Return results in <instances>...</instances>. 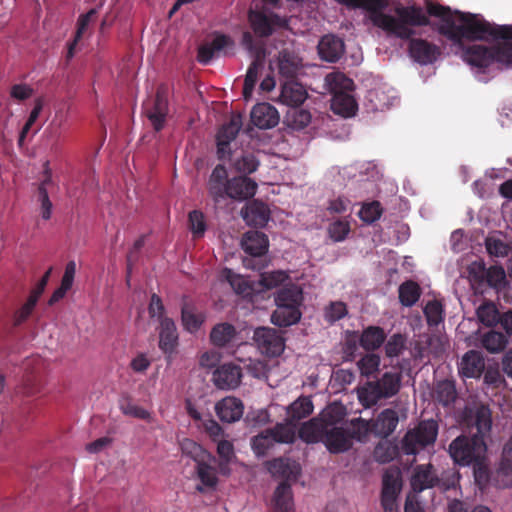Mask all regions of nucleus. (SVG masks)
Here are the masks:
<instances>
[{
    "mask_svg": "<svg viewBox=\"0 0 512 512\" xmlns=\"http://www.w3.org/2000/svg\"><path fill=\"white\" fill-rule=\"evenodd\" d=\"M424 8L431 17L439 18L437 32L453 43L463 40H494L512 37L510 25H496L486 21L481 15L452 10L433 0H425Z\"/></svg>",
    "mask_w": 512,
    "mask_h": 512,
    "instance_id": "nucleus-1",
    "label": "nucleus"
},
{
    "mask_svg": "<svg viewBox=\"0 0 512 512\" xmlns=\"http://www.w3.org/2000/svg\"><path fill=\"white\" fill-rule=\"evenodd\" d=\"M345 410L337 404L329 405L320 418L303 424L300 437L308 443L323 442L332 453L345 452L352 446L350 427H344Z\"/></svg>",
    "mask_w": 512,
    "mask_h": 512,
    "instance_id": "nucleus-2",
    "label": "nucleus"
},
{
    "mask_svg": "<svg viewBox=\"0 0 512 512\" xmlns=\"http://www.w3.org/2000/svg\"><path fill=\"white\" fill-rule=\"evenodd\" d=\"M401 387V375L396 372H385L380 378L366 381L357 388L360 403L365 408L377 405L381 400L395 396Z\"/></svg>",
    "mask_w": 512,
    "mask_h": 512,
    "instance_id": "nucleus-3",
    "label": "nucleus"
},
{
    "mask_svg": "<svg viewBox=\"0 0 512 512\" xmlns=\"http://www.w3.org/2000/svg\"><path fill=\"white\" fill-rule=\"evenodd\" d=\"M408 7H413V8L419 9L421 14H422V16H424V18H425V20H424L425 23H422V24H410V23H407V24H405L406 28L411 33L406 38L399 37V36L395 35L394 33H391V32H388V31H385V32L388 35L394 36V37L399 38L401 40H408L409 41L408 53H409V56L411 57V59H413V61L419 63L420 65L433 64L438 59V57L441 54L440 48L436 44H434L432 42H429L426 39L413 38V36L416 33L415 30H414V27H423V26L431 25V21L429 19L430 15H428L427 12L425 13L424 9L421 6H417V5L413 4V5H409Z\"/></svg>",
    "mask_w": 512,
    "mask_h": 512,
    "instance_id": "nucleus-4",
    "label": "nucleus"
},
{
    "mask_svg": "<svg viewBox=\"0 0 512 512\" xmlns=\"http://www.w3.org/2000/svg\"><path fill=\"white\" fill-rule=\"evenodd\" d=\"M458 479L459 474L455 470L443 472L439 476L432 464H425L415 466L410 484L412 490L417 493L434 487L449 490L456 486Z\"/></svg>",
    "mask_w": 512,
    "mask_h": 512,
    "instance_id": "nucleus-5",
    "label": "nucleus"
},
{
    "mask_svg": "<svg viewBox=\"0 0 512 512\" xmlns=\"http://www.w3.org/2000/svg\"><path fill=\"white\" fill-rule=\"evenodd\" d=\"M468 278L476 293H483L486 288L497 291L507 285L506 273L502 266H490L486 268L482 261L472 262L468 268Z\"/></svg>",
    "mask_w": 512,
    "mask_h": 512,
    "instance_id": "nucleus-6",
    "label": "nucleus"
},
{
    "mask_svg": "<svg viewBox=\"0 0 512 512\" xmlns=\"http://www.w3.org/2000/svg\"><path fill=\"white\" fill-rule=\"evenodd\" d=\"M486 451V441L481 439V436L474 437V435H460L450 443L448 448L453 461L462 466H469L483 459Z\"/></svg>",
    "mask_w": 512,
    "mask_h": 512,
    "instance_id": "nucleus-7",
    "label": "nucleus"
},
{
    "mask_svg": "<svg viewBox=\"0 0 512 512\" xmlns=\"http://www.w3.org/2000/svg\"><path fill=\"white\" fill-rule=\"evenodd\" d=\"M277 310L270 320H301L300 306L303 302L302 288L296 284H289L280 289L276 295Z\"/></svg>",
    "mask_w": 512,
    "mask_h": 512,
    "instance_id": "nucleus-8",
    "label": "nucleus"
},
{
    "mask_svg": "<svg viewBox=\"0 0 512 512\" xmlns=\"http://www.w3.org/2000/svg\"><path fill=\"white\" fill-rule=\"evenodd\" d=\"M438 435V424L434 420L421 421L414 429L407 431L401 441L406 455H416L427 446L433 445Z\"/></svg>",
    "mask_w": 512,
    "mask_h": 512,
    "instance_id": "nucleus-9",
    "label": "nucleus"
},
{
    "mask_svg": "<svg viewBox=\"0 0 512 512\" xmlns=\"http://www.w3.org/2000/svg\"><path fill=\"white\" fill-rule=\"evenodd\" d=\"M438 435V424L434 420L421 421L414 429L407 431L401 441L406 455H416L427 446L433 445Z\"/></svg>",
    "mask_w": 512,
    "mask_h": 512,
    "instance_id": "nucleus-10",
    "label": "nucleus"
},
{
    "mask_svg": "<svg viewBox=\"0 0 512 512\" xmlns=\"http://www.w3.org/2000/svg\"><path fill=\"white\" fill-rule=\"evenodd\" d=\"M295 430L288 424H277L274 428L266 429L251 440L252 448L258 456H264L276 443H291Z\"/></svg>",
    "mask_w": 512,
    "mask_h": 512,
    "instance_id": "nucleus-11",
    "label": "nucleus"
},
{
    "mask_svg": "<svg viewBox=\"0 0 512 512\" xmlns=\"http://www.w3.org/2000/svg\"><path fill=\"white\" fill-rule=\"evenodd\" d=\"M168 87L164 84L157 88L151 107H145V115L155 131L163 129L169 112Z\"/></svg>",
    "mask_w": 512,
    "mask_h": 512,
    "instance_id": "nucleus-12",
    "label": "nucleus"
},
{
    "mask_svg": "<svg viewBox=\"0 0 512 512\" xmlns=\"http://www.w3.org/2000/svg\"><path fill=\"white\" fill-rule=\"evenodd\" d=\"M253 338L261 353L268 357L279 356L284 351V339L276 329L259 327Z\"/></svg>",
    "mask_w": 512,
    "mask_h": 512,
    "instance_id": "nucleus-13",
    "label": "nucleus"
},
{
    "mask_svg": "<svg viewBox=\"0 0 512 512\" xmlns=\"http://www.w3.org/2000/svg\"><path fill=\"white\" fill-rule=\"evenodd\" d=\"M242 127L240 115H233L231 119L223 124L216 135L217 156L219 159H227L231 156L230 143L237 137Z\"/></svg>",
    "mask_w": 512,
    "mask_h": 512,
    "instance_id": "nucleus-14",
    "label": "nucleus"
},
{
    "mask_svg": "<svg viewBox=\"0 0 512 512\" xmlns=\"http://www.w3.org/2000/svg\"><path fill=\"white\" fill-rule=\"evenodd\" d=\"M277 60L279 74L286 80H294L303 70L302 58L294 50L282 49Z\"/></svg>",
    "mask_w": 512,
    "mask_h": 512,
    "instance_id": "nucleus-15",
    "label": "nucleus"
},
{
    "mask_svg": "<svg viewBox=\"0 0 512 512\" xmlns=\"http://www.w3.org/2000/svg\"><path fill=\"white\" fill-rule=\"evenodd\" d=\"M229 181L227 169L224 165L218 164L207 182L208 193L215 203L227 198Z\"/></svg>",
    "mask_w": 512,
    "mask_h": 512,
    "instance_id": "nucleus-16",
    "label": "nucleus"
},
{
    "mask_svg": "<svg viewBox=\"0 0 512 512\" xmlns=\"http://www.w3.org/2000/svg\"><path fill=\"white\" fill-rule=\"evenodd\" d=\"M241 378V368L231 363L221 365L213 373V382L221 390L237 388L241 383Z\"/></svg>",
    "mask_w": 512,
    "mask_h": 512,
    "instance_id": "nucleus-17",
    "label": "nucleus"
},
{
    "mask_svg": "<svg viewBox=\"0 0 512 512\" xmlns=\"http://www.w3.org/2000/svg\"><path fill=\"white\" fill-rule=\"evenodd\" d=\"M279 113L270 103H258L251 111V122L259 129H270L278 125Z\"/></svg>",
    "mask_w": 512,
    "mask_h": 512,
    "instance_id": "nucleus-18",
    "label": "nucleus"
},
{
    "mask_svg": "<svg viewBox=\"0 0 512 512\" xmlns=\"http://www.w3.org/2000/svg\"><path fill=\"white\" fill-rule=\"evenodd\" d=\"M249 22L258 37H269L273 34L274 25H283V20L277 14L267 16L263 12L253 10L249 12Z\"/></svg>",
    "mask_w": 512,
    "mask_h": 512,
    "instance_id": "nucleus-19",
    "label": "nucleus"
},
{
    "mask_svg": "<svg viewBox=\"0 0 512 512\" xmlns=\"http://www.w3.org/2000/svg\"><path fill=\"white\" fill-rule=\"evenodd\" d=\"M496 324L498 322H495ZM505 333L491 329L481 337L482 346L490 353H499L503 351L507 344V335H512V322H500Z\"/></svg>",
    "mask_w": 512,
    "mask_h": 512,
    "instance_id": "nucleus-20",
    "label": "nucleus"
},
{
    "mask_svg": "<svg viewBox=\"0 0 512 512\" xmlns=\"http://www.w3.org/2000/svg\"><path fill=\"white\" fill-rule=\"evenodd\" d=\"M257 183L246 176H236L230 179L227 198L244 201L252 198L257 190Z\"/></svg>",
    "mask_w": 512,
    "mask_h": 512,
    "instance_id": "nucleus-21",
    "label": "nucleus"
},
{
    "mask_svg": "<svg viewBox=\"0 0 512 512\" xmlns=\"http://www.w3.org/2000/svg\"><path fill=\"white\" fill-rule=\"evenodd\" d=\"M241 214L243 219L249 226L264 227L270 218V210L268 206L259 201L253 200L242 208Z\"/></svg>",
    "mask_w": 512,
    "mask_h": 512,
    "instance_id": "nucleus-22",
    "label": "nucleus"
},
{
    "mask_svg": "<svg viewBox=\"0 0 512 512\" xmlns=\"http://www.w3.org/2000/svg\"><path fill=\"white\" fill-rule=\"evenodd\" d=\"M399 422L398 413L391 409H384L378 416L371 420L372 434L376 437L387 438L396 429Z\"/></svg>",
    "mask_w": 512,
    "mask_h": 512,
    "instance_id": "nucleus-23",
    "label": "nucleus"
},
{
    "mask_svg": "<svg viewBox=\"0 0 512 512\" xmlns=\"http://www.w3.org/2000/svg\"><path fill=\"white\" fill-rule=\"evenodd\" d=\"M244 411L243 403L235 397H225L215 405V412L222 422L233 423L238 421Z\"/></svg>",
    "mask_w": 512,
    "mask_h": 512,
    "instance_id": "nucleus-24",
    "label": "nucleus"
},
{
    "mask_svg": "<svg viewBox=\"0 0 512 512\" xmlns=\"http://www.w3.org/2000/svg\"><path fill=\"white\" fill-rule=\"evenodd\" d=\"M485 370V360L479 351L466 352L459 363V373L467 378H479Z\"/></svg>",
    "mask_w": 512,
    "mask_h": 512,
    "instance_id": "nucleus-25",
    "label": "nucleus"
},
{
    "mask_svg": "<svg viewBox=\"0 0 512 512\" xmlns=\"http://www.w3.org/2000/svg\"><path fill=\"white\" fill-rule=\"evenodd\" d=\"M344 53V42L335 35H325L318 44L320 58L327 62H337Z\"/></svg>",
    "mask_w": 512,
    "mask_h": 512,
    "instance_id": "nucleus-26",
    "label": "nucleus"
},
{
    "mask_svg": "<svg viewBox=\"0 0 512 512\" xmlns=\"http://www.w3.org/2000/svg\"><path fill=\"white\" fill-rule=\"evenodd\" d=\"M241 244L245 253L252 257H260L267 252L269 241L265 233L251 230L243 235Z\"/></svg>",
    "mask_w": 512,
    "mask_h": 512,
    "instance_id": "nucleus-27",
    "label": "nucleus"
},
{
    "mask_svg": "<svg viewBox=\"0 0 512 512\" xmlns=\"http://www.w3.org/2000/svg\"><path fill=\"white\" fill-rule=\"evenodd\" d=\"M464 60L475 67L486 68L494 60L493 47L474 44L464 50Z\"/></svg>",
    "mask_w": 512,
    "mask_h": 512,
    "instance_id": "nucleus-28",
    "label": "nucleus"
},
{
    "mask_svg": "<svg viewBox=\"0 0 512 512\" xmlns=\"http://www.w3.org/2000/svg\"><path fill=\"white\" fill-rule=\"evenodd\" d=\"M471 427L476 428V432L472 433L474 437L481 436L486 441L492 427L491 410L486 405H478L471 414Z\"/></svg>",
    "mask_w": 512,
    "mask_h": 512,
    "instance_id": "nucleus-29",
    "label": "nucleus"
},
{
    "mask_svg": "<svg viewBox=\"0 0 512 512\" xmlns=\"http://www.w3.org/2000/svg\"><path fill=\"white\" fill-rule=\"evenodd\" d=\"M307 96L304 86L294 80H287L282 85L280 100L287 106L297 108L304 103Z\"/></svg>",
    "mask_w": 512,
    "mask_h": 512,
    "instance_id": "nucleus-30",
    "label": "nucleus"
},
{
    "mask_svg": "<svg viewBox=\"0 0 512 512\" xmlns=\"http://www.w3.org/2000/svg\"><path fill=\"white\" fill-rule=\"evenodd\" d=\"M270 473L275 477H280L288 480H296L300 473V466L290 458H276L268 463Z\"/></svg>",
    "mask_w": 512,
    "mask_h": 512,
    "instance_id": "nucleus-31",
    "label": "nucleus"
},
{
    "mask_svg": "<svg viewBox=\"0 0 512 512\" xmlns=\"http://www.w3.org/2000/svg\"><path fill=\"white\" fill-rule=\"evenodd\" d=\"M357 109L358 104L350 92L337 93L336 95L332 96L331 110L335 114L344 118H348L354 116Z\"/></svg>",
    "mask_w": 512,
    "mask_h": 512,
    "instance_id": "nucleus-32",
    "label": "nucleus"
},
{
    "mask_svg": "<svg viewBox=\"0 0 512 512\" xmlns=\"http://www.w3.org/2000/svg\"><path fill=\"white\" fill-rule=\"evenodd\" d=\"M265 63V53H260L258 56L253 57V61L248 67L243 87V96L248 99L254 90L258 80L259 72L263 69Z\"/></svg>",
    "mask_w": 512,
    "mask_h": 512,
    "instance_id": "nucleus-33",
    "label": "nucleus"
},
{
    "mask_svg": "<svg viewBox=\"0 0 512 512\" xmlns=\"http://www.w3.org/2000/svg\"><path fill=\"white\" fill-rule=\"evenodd\" d=\"M325 86L332 96H334L337 93L351 92L354 87V82L344 73L336 71L326 75Z\"/></svg>",
    "mask_w": 512,
    "mask_h": 512,
    "instance_id": "nucleus-34",
    "label": "nucleus"
},
{
    "mask_svg": "<svg viewBox=\"0 0 512 512\" xmlns=\"http://www.w3.org/2000/svg\"><path fill=\"white\" fill-rule=\"evenodd\" d=\"M313 411L312 401L307 397H300L294 401L288 408L289 424L293 429L296 422L308 417Z\"/></svg>",
    "mask_w": 512,
    "mask_h": 512,
    "instance_id": "nucleus-35",
    "label": "nucleus"
},
{
    "mask_svg": "<svg viewBox=\"0 0 512 512\" xmlns=\"http://www.w3.org/2000/svg\"><path fill=\"white\" fill-rule=\"evenodd\" d=\"M274 512H294L290 485L283 481L274 493Z\"/></svg>",
    "mask_w": 512,
    "mask_h": 512,
    "instance_id": "nucleus-36",
    "label": "nucleus"
},
{
    "mask_svg": "<svg viewBox=\"0 0 512 512\" xmlns=\"http://www.w3.org/2000/svg\"><path fill=\"white\" fill-rule=\"evenodd\" d=\"M477 320H512V311L501 313L495 302L485 299L476 309Z\"/></svg>",
    "mask_w": 512,
    "mask_h": 512,
    "instance_id": "nucleus-37",
    "label": "nucleus"
},
{
    "mask_svg": "<svg viewBox=\"0 0 512 512\" xmlns=\"http://www.w3.org/2000/svg\"><path fill=\"white\" fill-rule=\"evenodd\" d=\"M398 293L400 303L403 306L411 307L419 300L422 290L417 282L407 280L399 286Z\"/></svg>",
    "mask_w": 512,
    "mask_h": 512,
    "instance_id": "nucleus-38",
    "label": "nucleus"
},
{
    "mask_svg": "<svg viewBox=\"0 0 512 512\" xmlns=\"http://www.w3.org/2000/svg\"><path fill=\"white\" fill-rule=\"evenodd\" d=\"M178 342V333L174 322H161L159 347L165 352H172Z\"/></svg>",
    "mask_w": 512,
    "mask_h": 512,
    "instance_id": "nucleus-39",
    "label": "nucleus"
},
{
    "mask_svg": "<svg viewBox=\"0 0 512 512\" xmlns=\"http://www.w3.org/2000/svg\"><path fill=\"white\" fill-rule=\"evenodd\" d=\"M401 490L400 472L398 469H387L382 477L381 496H398Z\"/></svg>",
    "mask_w": 512,
    "mask_h": 512,
    "instance_id": "nucleus-40",
    "label": "nucleus"
},
{
    "mask_svg": "<svg viewBox=\"0 0 512 512\" xmlns=\"http://www.w3.org/2000/svg\"><path fill=\"white\" fill-rule=\"evenodd\" d=\"M236 335V330L229 322H221L215 325L210 333L214 345L222 347L229 343Z\"/></svg>",
    "mask_w": 512,
    "mask_h": 512,
    "instance_id": "nucleus-41",
    "label": "nucleus"
},
{
    "mask_svg": "<svg viewBox=\"0 0 512 512\" xmlns=\"http://www.w3.org/2000/svg\"><path fill=\"white\" fill-rule=\"evenodd\" d=\"M222 277L231 285L237 294L248 296L255 290L248 280L234 273L229 268L223 269Z\"/></svg>",
    "mask_w": 512,
    "mask_h": 512,
    "instance_id": "nucleus-42",
    "label": "nucleus"
},
{
    "mask_svg": "<svg viewBox=\"0 0 512 512\" xmlns=\"http://www.w3.org/2000/svg\"><path fill=\"white\" fill-rule=\"evenodd\" d=\"M384 331L375 326H370L363 331L360 337V345L367 351H372L381 346L384 342Z\"/></svg>",
    "mask_w": 512,
    "mask_h": 512,
    "instance_id": "nucleus-43",
    "label": "nucleus"
},
{
    "mask_svg": "<svg viewBox=\"0 0 512 512\" xmlns=\"http://www.w3.org/2000/svg\"><path fill=\"white\" fill-rule=\"evenodd\" d=\"M119 408L126 416L148 421L151 419L150 412L136 405L129 395L124 394L121 396L119 400Z\"/></svg>",
    "mask_w": 512,
    "mask_h": 512,
    "instance_id": "nucleus-44",
    "label": "nucleus"
},
{
    "mask_svg": "<svg viewBox=\"0 0 512 512\" xmlns=\"http://www.w3.org/2000/svg\"><path fill=\"white\" fill-rule=\"evenodd\" d=\"M434 396L443 406H449L454 403L457 398L454 382L450 380L438 382L434 390Z\"/></svg>",
    "mask_w": 512,
    "mask_h": 512,
    "instance_id": "nucleus-45",
    "label": "nucleus"
},
{
    "mask_svg": "<svg viewBox=\"0 0 512 512\" xmlns=\"http://www.w3.org/2000/svg\"><path fill=\"white\" fill-rule=\"evenodd\" d=\"M289 280L288 272L284 270H275L270 272H262L258 280L262 290H270L284 284Z\"/></svg>",
    "mask_w": 512,
    "mask_h": 512,
    "instance_id": "nucleus-46",
    "label": "nucleus"
},
{
    "mask_svg": "<svg viewBox=\"0 0 512 512\" xmlns=\"http://www.w3.org/2000/svg\"><path fill=\"white\" fill-rule=\"evenodd\" d=\"M492 480L499 488L512 487V463L500 461L493 473Z\"/></svg>",
    "mask_w": 512,
    "mask_h": 512,
    "instance_id": "nucleus-47",
    "label": "nucleus"
},
{
    "mask_svg": "<svg viewBox=\"0 0 512 512\" xmlns=\"http://www.w3.org/2000/svg\"><path fill=\"white\" fill-rule=\"evenodd\" d=\"M41 296L42 294L31 289L25 302L16 310L14 320H27L32 316Z\"/></svg>",
    "mask_w": 512,
    "mask_h": 512,
    "instance_id": "nucleus-48",
    "label": "nucleus"
},
{
    "mask_svg": "<svg viewBox=\"0 0 512 512\" xmlns=\"http://www.w3.org/2000/svg\"><path fill=\"white\" fill-rule=\"evenodd\" d=\"M259 161L252 153H243L233 162L234 169L244 175L251 174L257 170Z\"/></svg>",
    "mask_w": 512,
    "mask_h": 512,
    "instance_id": "nucleus-49",
    "label": "nucleus"
},
{
    "mask_svg": "<svg viewBox=\"0 0 512 512\" xmlns=\"http://www.w3.org/2000/svg\"><path fill=\"white\" fill-rule=\"evenodd\" d=\"M196 470L201 482L208 487H214L217 483L215 470L206 462V458H201L196 463Z\"/></svg>",
    "mask_w": 512,
    "mask_h": 512,
    "instance_id": "nucleus-50",
    "label": "nucleus"
},
{
    "mask_svg": "<svg viewBox=\"0 0 512 512\" xmlns=\"http://www.w3.org/2000/svg\"><path fill=\"white\" fill-rule=\"evenodd\" d=\"M397 454L396 446L389 442H380L376 445L373 451L375 461L381 464L389 463Z\"/></svg>",
    "mask_w": 512,
    "mask_h": 512,
    "instance_id": "nucleus-51",
    "label": "nucleus"
},
{
    "mask_svg": "<svg viewBox=\"0 0 512 512\" xmlns=\"http://www.w3.org/2000/svg\"><path fill=\"white\" fill-rule=\"evenodd\" d=\"M362 375L370 377L379 370L380 357L375 353H367L357 362Z\"/></svg>",
    "mask_w": 512,
    "mask_h": 512,
    "instance_id": "nucleus-52",
    "label": "nucleus"
},
{
    "mask_svg": "<svg viewBox=\"0 0 512 512\" xmlns=\"http://www.w3.org/2000/svg\"><path fill=\"white\" fill-rule=\"evenodd\" d=\"M350 433L352 441L354 439L358 441H364L369 433H372L371 421L364 420L362 418H356L351 421Z\"/></svg>",
    "mask_w": 512,
    "mask_h": 512,
    "instance_id": "nucleus-53",
    "label": "nucleus"
},
{
    "mask_svg": "<svg viewBox=\"0 0 512 512\" xmlns=\"http://www.w3.org/2000/svg\"><path fill=\"white\" fill-rule=\"evenodd\" d=\"M217 453L221 458L219 469L222 473L227 474V464L234 457V448L232 443L227 440H219L217 444Z\"/></svg>",
    "mask_w": 512,
    "mask_h": 512,
    "instance_id": "nucleus-54",
    "label": "nucleus"
},
{
    "mask_svg": "<svg viewBox=\"0 0 512 512\" xmlns=\"http://www.w3.org/2000/svg\"><path fill=\"white\" fill-rule=\"evenodd\" d=\"M383 209L380 202L372 201L370 203L363 204L359 217L366 223L371 224L378 220L382 215Z\"/></svg>",
    "mask_w": 512,
    "mask_h": 512,
    "instance_id": "nucleus-55",
    "label": "nucleus"
},
{
    "mask_svg": "<svg viewBox=\"0 0 512 512\" xmlns=\"http://www.w3.org/2000/svg\"><path fill=\"white\" fill-rule=\"evenodd\" d=\"M190 230L194 238H200L206 231L204 214L199 210H193L188 215Z\"/></svg>",
    "mask_w": 512,
    "mask_h": 512,
    "instance_id": "nucleus-56",
    "label": "nucleus"
},
{
    "mask_svg": "<svg viewBox=\"0 0 512 512\" xmlns=\"http://www.w3.org/2000/svg\"><path fill=\"white\" fill-rule=\"evenodd\" d=\"M181 448L183 453L190 456L196 463L201 460L202 457L215 461L214 457L206 453L200 445L190 439H184Z\"/></svg>",
    "mask_w": 512,
    "mask_h": 512,
    "instance_id": "nucleus-57",
    "label": "nucleus"
},
{
    "mask_svg": "<svg viewBox=\"0 0 512 512\" xmlns=\"http://www.w3.org/2000/svg\"><path fill=\"white\" fill-rule=\"evenodd\" d=\"M487 252L494 257H506L510 252V246L495 237H487L485 240Z\"/></svg>",
    "mask_w": 512,
    "mask_h": 512,
    "instance_id": "nucleus-58",
    "label": "nucleus"
},
{
    "mask_svg": "<svg viewBox=\"0 0 512 512\" xmlns=\"http://www.w3.org/2000/svg\"><path fill=\"white\" fill-rule=\"evenodd\" d=\"M50 176L41 182L38 187L39 201L41 202L42 218L45 220L50 219L52 211V203L46 189V184L50 182Z\"/></svg>",
    "mask_w": 512,
    "mask_h": 512,
    "instance_id": "nucleus-59",
    "label": "nucleus"
},
{
    "mask_svg": "<svg viewBox=\"0 0 512 512\" xmlns=\"http://www.w3.org/2000/svg\"><path fill=\"white\" fill-rule=\"evenodd\" d=\"M350 232L348 221L337 220L329 225L328 233L330 238L335 242L343 241Z\"/></svg>",
    "mask_w": 512,
    "mask_h": 512,
    "instance_id": "nucleus-60",
    "label": "nucleus"
},
{
    "mask_svg": "<svg viewBox=\"0 0 512 512\" xmlns=\"http://www.w3.org/2000/svg\"><path fill=\"white\" fill-rule=\"evenodd\" d=\"M494 60L504 64H512V40H505V42L493 47Z\"/></svg>",
    "mask_w": 512,
    "mask_h": 512,
    "instance_id": "nucleus-61",
    "label": "nucleus"
},
{
    "mask_svg": "<svg viewBox=\"0 0 512 512\" xmlns=\"http://www.w3.org/2000/svg\"><path fill=\"white\" fill-rule=\"evenodd\" d=\"M289 121L293 127L303 129L311 122V114L305 109L295 108L289 113Z\"/></svg>",
    "mask_w": 512,
    "mask_h": 512,
    "instance_id": "nucleus-62",
    "label": "nucleus"
},
{
    "mask_svg": "<svg viewBox=\"0 0 512 512\" xmlns=\"http://www.w3.org/2000/svg\"><path fill=\"white\" fill-rule=\"evenodd\" d=\"M348 313L347 306L342 301L331 302L325 309L326 320H341Z\"/></svg>",
    "mask_w": 512,
    "mask_h": 512,
    "instance_id": "nucleus-63",
    "label": "nucleus"
},
{
    "mask_svg": "<svg viewBox=\"0 0 512 512\" xmlns=\"http://www.w3.org/2000/svg\"><path fill=\"white\" fill-rule=\"evenodd\" d=\"M417 344L419 345L421 350H429L434 353H437L442 348L441 339L439 337L432 336L429 333L419 335Z\"/></svg>",
    "mask_w": 512,
    "mask_h": 512,
    "instance_id": "nucleus-64",
    "label": "nucleus"
}]
</instances>
